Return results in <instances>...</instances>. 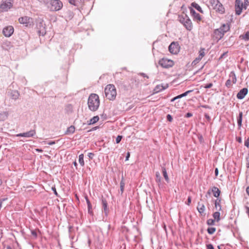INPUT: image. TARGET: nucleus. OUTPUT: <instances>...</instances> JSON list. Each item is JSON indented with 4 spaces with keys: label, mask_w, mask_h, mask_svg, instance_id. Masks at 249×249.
<instances>
[{
    "label": "nucleus",
    "mask_w": 249,
    "mask_h": 249,
    "mask_svg": "<svg viewBox=\"0 0 249 249\" xmlns=\"http://www.w3.org/2000/svg\"><path fill=\"white\" fill-rule=\"evenodd\" d=\"M168 87V84H166L165 86L162 85H157L154 89V93H158L160 91H162L163 90L165 89Z\"/></svg>",
    "instance_id": "dca6fc26"
},
{
    "label": "nucleus",
    "mask_w": 249,
    "mask_h": 249,
    "mask_svg": "<svg viewBox=\"0 0 249 249\" xmlns=\"http://www.w3.org/2000/svg\"><path fill=\"white\" fill-rule=\"evenodd\" d=\"M197 210L201 215L204 213L205 207L204 204L198 202L197 206Z\"/></svg>",
    "instance_id": "6ab92c4d"
},
{
    "label": "nucleus",
    "mask_w": 249,
    "mask_h": 249,
    "mask_svg": "<svg viewBox=\"0 0 249 249\" xmlns=\"http://www.w3.org/2000/svg\"><path fill=\"white\" fill-rule=\"evenodd\" d=\"M106 97L109 100H114L116 96V88L112 84L107 85L105 89Z\"/></svg>",
    "instance_id": "f03ea898"
},
{
    "label": "nucleus",
    "mask_w": 249,
    "mask_h": 249,
    "mask_svg": "<svg viewBox=\"0 0 249 249\" xmlns=\"http://www.w3.org/2000/svg\"><path fill=\"white\" fill-rule=\"evenodd\" d=\"M235 14L237 15H240L242 11L243 7V3L242 0H235Z\"/></svg>",
    "instance_id": "0eeeda50"
},
{
    "label": "nucleus",
    "mask_w": 249,
    "mask_h": 249,
    "mask_svg": "<svg viewBox=\"0 0 249 249\" xmlns=\"http://www.w3.org/2000/svg\"><path fill=\"white\" fill-rule=\"evenodd\" d=\"M36 151L37 152H43V150L41 149H38V148L36 149Z\"/></svg>",
    "instance_id": "69168bd1"
},
{
    "label": "nucleus",
    "mask_w": 249,
    "mask_h": 249,
    "mask_svg": "<svg viewBox=\"0 0 249 249\" xmlns=\"http://www.w3.org/2000/svg\"><path fill=\"white\" fill-rule=\"evenodd\" d=\"M169 52L173 54H177L179 50V46L177 42H172L169 46Z\"/></svg>",
    "instance_id": "6e6552de"
},
{
    "label": "nucleus",
    "mask_w": 249,
    "mask_h": 249,
    "mask_svg": "<svg viewBox=\"0 0 249 249\" xmlns=\"http://www.w3.org/2000/svg\"><path fill=\"white\" fill-rule=\"evenodd\" d=\"M161 178L160 176L159 172L156 173V181L159 184L161 183Z\"/></svg>",
    "instance_id": "473e14b6"
},
{
    "label": "nucleus",
    "mask_w": 249,
    "mask_h": 249,
    "mask_svg": "<svg viewBox=\"0 0 249 249\" xmlns=\"http://www.w3.org/2000/svg\"><path fill=\"white\" fill-rule=\"evenodd\" d=\"M202 107L205 108H210L211 107L208 105H202L201 106Z\"/></svg>",
    "instance_id": "e2e57ef3"
},
{
    "label": "nucleus",
    "mask_w": 249,
    "mask_h": 249,
    "mask_svg": "<svg viewBox=\"0 0 249 249\" xmlns=\"http://www.w3.org/2000/svg\"><path fill=\"white\" fill-rule=\"evenodd\" d=\"M207 249H214L212 244H208L206 246Z\"/></svg>",
    "instance_id": "de8ad7c7"
},
{
    "label": "nucleus",
    "mask_w": 249,
    "mask_h": 249,
    "mask_svg": "<svg viewBox=\"0 0 249 249\" xmlns=\"http://www.w3.org/2000/svg\"><path fill=\"white\" fill-rule=\"evenodd\" d=\"M13 98L16 100L17 99H18V96H19V93H18V91H14L13 92Z\"/></svg>",
    "instance_id": "ea45409f"
},
{
    "label": "nucleus",
    "mask_w": 249,
    "mask_h": 249,
    "mask_svg": "<svg viewBox=\"0 0 249 249\" xmlns=\"http://www.w3.org/2000/svg\"><path fill=\"white\" fill-rule=\"evenodd\" d=\"M31 233L35 238L37 237V233L35 231L32 230L31 231Z\"/></svg>",
    "instance_id": "5fc2aeb1"
},
{
    "label": "nucleus",
    "mask_w": 249,
    "mask_h": 249,
    "mask_svg": "<svg viewBox=\"0 0 249 249\" xmlns=\"http://www.w3.org/2000/svg\"><path fill=\"white\" fill-rule=\"evenodd\" d=\"M125 186V182L124 181V178L123 177L122 178L121 181L120 182V191L121 194H122L124 191V188Z\"/></svg>",
    "instance_id": "c85d7f7f"
},
{
    "label": "nucleus",
    "mask_w": 249,
    "mask_h": 249,
    "mask_svg": "<svg viewBox=\"0 0 249 249\" xmlns=\"http://www.w3.org/2000/svg\"><path fill=\"white\" fill-rule=\"evenodd\" d=\"M242 116L243 113L242 112H240L239 114V116L237 118V124L239 127H240L242 125Z\"/></svg>",
    "instance_id": "a878e982"
},
{
    "label": "nucleus",
    "mask_w": 249,
    "mask_h": 249,
    "mask_svg": "<svg viewBox=\"0 0 249 249\" xmlns=\"http://www.w3.org/2000/svg\"><path fill=\"white\" fill-rule=\"evenodd\" d=\"M224 34L220 31L219 29H215L213 33V37L214 39L217 40V41L221 39Z\"/></svg>",
    "instance_id": "ddd939ff"
},
{
    "label": "nucleus",
    "mask_w": 249,
    "mask_h": 249,
    "mask_svg": "<svg viewBox=\"0 0 249 249\" xmlns=\"http://www.w3.org/2000/svg\"><path fill=\"white\" fill-rule=\"evenodd\" d=\"M159 64L164 68H169L173 66V61L167 58H163L159 61Z\"/></svg>",
    "instance_id": "423d86ee"
},
{
    "label": "nucleus",
    "mask_w": 249,
    "mask_h": 249,
    "mask_svg": "<svg viewBox=\"0 0 249 249\" xmlns=\"http://www.w3.org/2000/svg\"><path fill=\"white\" fill-rule=\"evenodd\" d=\"M211 190L213 196L217 198H218L221 193L220 190L217 187L215 186L212 187Z\"/></svg>",
    "instance_id": "aec40b11"
},
{
    "label": "nucleus",
    "mask_w": 249,
    "mask_h": 249,
    "mask_svg": "<svg viewBox=\"0 0 249 249\" xmlns=\"http://www.w3.org/2000/svg\"><path fill=\"white\" fill-rule=\"evenodd\" d=\"M69 3L71 4L76 6V0H69Z\"/></svg>",
    "instance_id": "09e8293b"
},
{
    "label": "nucleus",
    "mask_w": 249,
    "mask_h": 249,
    "mask_svg": "<svg viewBox=\"0 0 249 249\" xmlns=\"http://www.w3.org/2000/svg\"><path fill=\"white\" fill-rule=\"evenodd\" d=\"M201 60V58L197 57L192 63V65L194 66L196 65Z\"/></svg>",
    "instance_id": "c9c22d12"
},
{
    "label": "nucleus",
    "mask_w": 249,
    "mask_h": 249,
    "mask_svg": "<svg viewBox=\"0 0 249 249\" xmlns=\"http://www.w3.org/2000/svg\"><path fill=\"white\" fill-rule=\"evenodd\" d=\"M55 142H54V141H51V142H49L48 143V144L49 145H53V144H55Z\"/></svg>",
    "instance_id": "680f3d73"
},
{
    "label": "nucleus",
    "mask_w": 249,
    "mask_h": 249,
    "mask_svg": "<svg viewBox=\"0 0 249 249\" xmlns=\"http://www.w3.org/2000/svg\"><path fill=\"white\" fill-rule=\"evenodd\" d=\"M102 204L103 208V212L105 214L106 216L108 215L109 209L107 207V203L106 199L103 198L102 199Z\"/></svg>",
    "instance_id": "2eb2a0df"
},
{
    "label": "nucleus",
    "mask_w": 249,
    "mask_h": 249,
    "mask_svg": "<svg viewBox=\"0 0 249 249\" xmlns=\"http://www.w3.org/2000/svg\"><path fill=\"white\" fill-rule=\"evenodd\" d=\"M178 21L183 25L188 30H191L193 27L192 23L189 17L186 15H179L178 17Z\"/></svg>",
    "instance_id": "7ed1b4c3"
},
{
    "label": "nucleus",
    "mask_w": 249,
    "mask_h": 249,
    "mask_svg": "<svg viewBox=\"0 0 249 249\" xmlns=\"http://www.w3.org/2000/svg\"><path fill=\"white\" fill-rule=\"evenodd\" d=\"M52 190H53V192H54V194H55L56 196H58V194H57V192H56V190L55 188V187H52Z\"/></svg>",
    "instance_id": "052dcab7"
},
{
    "label": "nucleus",
    "mask_w": 249,
    "mask_h": 249,
    "mask_svg": "<svg viewBox=\"0 0 249 249\" xmlns=\"http://www.w3.org/2000/svg\"><path fill=\"white\" fill-rule=\"evenodd\" d=\"M221 199L220 198H217L214 202V207L216 211H222L221 205Z\"/></svg>",
    "instance_id": "f3484780"
},
{
    "label": "nucleus",
    "mask_w": 249,
    "mask_h": 249,
    "mask_svg": "<svg viewBox=\"0 0 249 249\" xmlns=\"http://www.w3.org/2000/svg\"><path fill=\"white\" fill-rule=\"evenodd\" d=\"M248 92L247 88H245L241 89L237 93L236 97L238 99H243Z\"/></svg>",
    "instance_id": "4468645a"
},
{
    "label": "nucleus",
    "mask_w": 249,
    "mask_h": 249,
    "mask_svg": "<svg viewBox=\"0 0 249 249\" xmlns=\"http://www.w3.org/2000/svg\"><path fill=\"white\" fill-rule=\"evenodd\" d=\"M190 14L193 17V19L195 21L199 22L201 20V17L199 14L196 13L194 9L192 8H190Z\"/></svg>",
    "instance_id": "f8f14e48"
},
{
    "label": "nucleus",
    "mask_w": 249,
    "mask_h": 249,
    "mask_svg": "<svg viewBox=\"0 0 249 249\" xmlns=\"http://www.w3.org/2000/svg\"><path fill=\"white\" fill-rule=\"evenodd\" d=\"M204 116L208 121H210L211 120V117L208 114L205 113Z\"/></svg>",
    "instance_id": "3c124183"
},
{
    "label": "nucleus",
    "mask_w": 249,
    "mask_h": 249,
    "mask_svg": "<svg viewBox=\"0 0 249 249\" xmlns=\"http://www.w3.org/2000/svg\"><path fill=\"white\" fill-rule=\"evenodd\" d=\"M227 55V52H225V53H223L221 55V56H220V57L219 58V59H221L223 58L225 56H226Z\"/></svg>",
    "instance_id": "4d7b16f0"
},
{
    "label": "nucleus",
    "mask_w": 249,
    "mask_h": 249,
    "mask_svg": "<svg viewBox=\"0 0 249 249\" xmlns=\"http://www.w3.org/2000/svg\"><path fill=\"white\" fill-rule=\"evenodd\" d=\"M30 19V18L25 16L19 18L18 21L21 24H25L26 26H27L29 23Z\"/></svg>",
    "instance_id": "a211bd4d"
},
{
    "label": "nucleus",
    "mask_w": 249,
    "mask_h": 249,
    "mask_svg": "<svg viewBox=\"0 0 249 249\" xmlns=\"http://www.w3.org/2000/svg\"><path fill=\"white\" fill-rule=\"evenodd\" d=\"M215 222V220L214 219H209L207 221V224L208 225L212 226V225H214Z\"/></svg>",
    "instance_id": "e433bc0d"
},
{
    "label": "nucleus",
    "mask_w": 249,
    "mask_h": 249,
    "mask_svg": "<svg viewBox=\"0 0 249 249\" xmlns=\"http://www.w3.org/2000/svg\"><path fill=\"white\" fill-rule=\"evenodd\" d=\"M99 119V118L98 116H94L89 121V124H94L97 122Z\"/></svg>",
    "instance_id": "2f4dec72"
},
{
    "label": "nucleus",
    "mask_w": 249,
    "mask_h": 249,
    "mask_svg": "<svg viewBox=\"0 0 249 249\" xmlns=\"http://www.w3.org/2000/svg\"><path fill=\"white\" fill-rule=\"evenodd\" d=\"M13 6L12 3L10 0L3 1L0 5V10L2 12L7 11L11 8Z\"/></svg>",
    "instance_id": "1a4fd4ad"
},
{
    "label": "nucleus",
    "mask_w": 249,
    "mask_h": 249,
    "mask_svg": "<svg viewBox=\"0 0 249 249\" xmlns=\"http://www.w3.org/2000/svg\"><path fill=\"white\" fill-rule=\"evenodd\" d=\"M14 31V29L12 26H8L3 28L2 33L5 36L10 37L13 34Z\"/></svg>",
    "instance_id": "9d476101"
},
{
    "label": "nucleus",
    "mask_w": 249,
    "mask_h": 249,
    "mask_svg": "<svg viewBox=\"0 0 249 249\" xmlns=\"http://www.w3.org/2000/svg\"><path fill=\"white\" fill-rule=\"evenodd\" d=\"M88 107L92 111H95L98 109L100 105V100L98 95L96 94H91L88 99Z\"/></svg>",
    "instance_id": "f257e3e1"
},
{
    "label": "nucleus",
    "mask_w": 249,
    "mask_h": 249,
    "mask_svg": "<svg viewBox=\"0 0 249 249\" xmlns=\"http://www.w3.org/2000/svg\"><path fill=\"white\" fill-rule=\"evenodd\" d=\"M192 6L196 8L197 10L200 12L201 13H203V11L201 8V7L196 2H192L191 4Z\"/></svg>",
    "instance_id": "cd10ccee"
},
{
    "label": "nucleus",
    "mask_w": 249,
    "mask_h": 249,
    "mask_svg": "<svg viewBox=\"0 0 249 249\" xmlns=\"http://www.w3.org/2000/svg\"><path fill=\"white\" fill-rule=\"evenodd\" d=\"M214 174H215V175L216 177L218 176V168H216L215 169Z\"/></svg>",
    "instance_id": "bf43d9fd"
},
{
    "label": "nucleus",
    "mask_w": 249,
    "mask_h": 249,
    "mask_svg": "<svg viewBox=\"0 0 249 249\" xmlns=\"http://www.w3.org/2000/svg\"><path fill=\"white\" fill-rule=\"evenodd\" d=\"M229 79H231V81L233 84H235L236 83V76L233 71H232L230 73Z\"/></svg>",
    "instance_id": "5701e85b"
},
{
    "label": "nucleus",
    "mask_w": 249,
    "mask_h": 249,
    "mask_svg": "<svg viewBox=\"0 0 249 249\" xmlns=\"http://www.w3.org/2000/svg\"><path fill=\"white\" fill-rule=\"evenodd\" d=\"M166 118H167V120L169 122H172V120H173V118H172V116H171V115H170V114H168V115H167Z\"/></svg>",
    "instance_id": "c03bdc74"
},
{
    "label": "nucleus",
    "mask_w": 249,
    "mask_h": 249,
    "mask_svg": "<svg viewBox=\"0 0 249 249\" xmlns=\"http://www.w3.org/2000/svg\"><path fill=\"white\" fill-rule=\"evenodd\" d=\"M220 211H216L213 213V216L216 222H219L220 220Z\"/></svg>",
    "instance_id": "b1692460"
},
{
    "label": "nucleus",
    "mask_w": 249,
    "mask_h": 249,
    "mask_svg": "<svg viewBox=\"0 0 249 249\" xmlns=\"http://www.w3.org/2000/svg\"><path fill=\"white\" fill-rule=\"evenodd\" d=\"M244 144L247 147H249V137L245 141Z\"/></svg>",
    "instance_id": "49530a36"
},
{
    "label": "nucleus",
    "mask_w": 249,
    "mask_h": 249,
    "mask_svg": "<svg viewBox=\"0 0 249 249\" xmlns=\"http://www.w3.org/2000/svg\"><path fill=\"white\" fill-rule=\"evenodd\" d=\"M175 98H176V100H177V99H180L181 98H182V97L181 95L180 94V95H178L176 96Z\"/></svg>",
    "instance_id": "0e129e2a"
},
{
    "label": "nucleus",
    "mask_w": 249,
    "mask_h": 249,
    "mask_svg": "<svg viewBox=\"0 0 249 249\" xmlns=\"http://www.w3.org/2000/svg\"><path fill=\"white\" fill-rule=\"evenodd\" d=\"M94 156V154L93 153H88V157L90 159H92Z\"/></svg>",
    "instance_id": "864d4df0"
},
{
    "label": "nucleus",
    "mask_w": 249,
    "mask_h": 249,
    "mask_svg": "<svg viewBox=\"0 0 249 249\" xmlns=\"http://www.w3.org/2000/svg\"><path fill=\"white\" fill-rule=\"evenodd\" d=\"M36 134V131L35 129L31 130L28 132L19 133L17 134V137H24L27 138L33 137Z\"/></svg>",
    "instance_id": "9b49d317"
},
{
    "label": "nucleus",
    "mask_w": 249,
    "mask_h": 249,
    "mask_svg": "<svg viewBox=\"0 0 249 249\" xmlns=\"http://www.w3.org/2000/svg\"><path fill=\"white\" fill-rule=\"evenodd\" d=\"M122 139V136L121 135H118L116 139V143H119L121 142Z\"/></svg>",
    "instance_id": "79ce46f5"
},
{
    "label": "nucleus",
    "mask_w": 249,
    "mask_h": 249,
    "mask_svg": "<svg viewBox=\"0 0 249 249\" xmlns=\"http://www.w3.org/2000/svg\"><path fill=\"white\" fill-rule=\"evenodd\" d=\"M205 49L204 48H201L199 52V55L198 57L201 58L202 59L205 55Z\"/></svg>",
    "instance_id": "72a5a7b5"
},
{
    "label": "nucleus",
    "mask_w": 249,
    "mask_h": 249,
    "mask_svg": "<svg viewBox=\"0 0 249 249\" xmlns=\"http://www.w3.org/2000/svg\"><path fill=\"white\" fill-rule=\"evenodd\" d=\"M246 192L249 196V186L246 188Z\"/></svg>",
    "instance_id": "774afa93"
},
{
    "label": "nucleus",
    "mask_w": 249,
    "mask_h": 249,
    "mask_svg": "<svg viewBox=\"0 0 249 249\" xmlns=\"http://www.w3.org/2000/svg\"><path fill=\"white\" fill-rule=\"evenodd\" d=\"M85 199L86 200V202L88 205V213L90 214H92L93 212L92 210V205L90 202L88 198V197L87 196H85Z\"/></svg>",
    "instance_id": "412c9836"
},
{
    "label": "nucleus",
    "mask_w": 249,
    "mask_h": 249,
    "mask_svg": "<svg viewBox=\"0 0 249 249\" xmlns=\"http://www.w3.org/2000/svg\"><path fill=\"white\" fill-rule=\"evenodd\" d=\"M47 7L50 11H57L62 9L63 3L60 0H51Z\"/></svg>",
    "instance_id": "20e7f679"
},
{
    "label": "nucleus",
    "mask_w": 249,
    "mask_h": 249,
    "mask_svg": "<svg viewBox=\"0 0 249 249\" xmlns=\"http://www.w3.org/2000/svg\"><path fill=\"white\" fill-rule=\"evenodd\" d=\"M38 34L39 36H44L46 34V31L45 30H38Z\"/></svg>",
    "instance_id": "a19ab883"
},
{
    "label": "nucleus",
    "mask_w": 249,
    "mask_h": 249,
    "mask_svg": "<svg viewBox=\"0 0 249 249\" xmlns=\"http://www.w3.org/2000/svg\"><path fill=\"white\" fill-rule=\"evenodd\" d=\"M209 3L213 9L219 13L223 14L225 12L224 7L218 0H210Z\"/></svg>",
    "instance_id": "39448f33"
},
{
    "label": "nucleus",
    "mask_w": 249,
    "mask_h": 249,
    "mask_svg": "<svg viewBox=\"0 0 249 249\" xmlns=\"http://www.w3.org/2000/svg\"><path fill=\"white\" fill-rule=\"evenodd\" d=\"M245 208L246 209V213L249 218V207L246 206Z\"/></svg>",
    "instance_id": "8fccbe9b"
},
{
    "label": "nucleus",
    "mask_w": 249,
    "mask_h": 249,
    "mask_svg": "<svg viewBox=\"0 0 249 249\" xmlns=\"http://www.w3.org/2000/svg\"><path fill=\"white\" fill-rule=\"evenodd\" d=\"M79 162L82 166H84L85 162L84 160V154H81L79 156Z\"/></svg>",
    "instance_id": "c756f323"
},
{
    "label": "nucleus",
    "mask_w": 249,
    "mask_h": 249,
    "mask_svg": "<svg viewBox=\"0 0 249 249\" xmlns=\"http://www.w3.org/2000/svg\"><path fill=\"white\" fill-rule=\"evenodd\" d=\"M249 5V0H244V2L243 3V7L244 9H246L247 8L248 6Z\"/></svg>",
    "instance_id": "58836bf2"
},
{
    "label": "nucleus",
    "mask_w": 249,
    "mask_h": 249,
    "mask_svg": "<svg viewBox=\"0 0 249 249\" xmlns=\"http://www.w3.org/2000/svg\"><path fill=\"white\" fill-rule=\"evenodd\" d=\"M193 115L192 113H190V112H188L185 115V117L186 118H190L191 117H192Z\"/></svg>",
    "instance_id": "6e6d98bb"
},
{
    "label": "nucleus",
    "mask_w": 249,
    "mask_h": 249,
    "mask_svg": "<svg viewBox=\"0 0 249 249\" xmlns=\"http://www.w3.org/2000/svg\"><path fill=\"white\" fill-rule=\"evenodd\" d=\"M130 153L129 152H128L126 154V156L125 157V160H129V158L130 157Z\"/></svg>",
    "instance_id": "13d9d810"
},
{
    "label": "nucleus",
    "mask_w": 249,
    "mask_h": 249,
    "mask_svg": "<svg viewBox=\"0 0 249 249\" xmlns=\"http://www.w3.org/2000/svg\"><path fill=\"white\" fill-rule=\"evenodd\" d=\"M213 86V84L212 83H209L208 84H206L204 86V88L205 89H209L212 87Z\"/></svg>",
    "instance_id": "37998d69"
},
{
    "label": "nucleus",
    "mask_w": 249,
    "mask_h": 249,
    "mask_svg": "<svg viewBox=\"0 0 249 249\" xmlns=\"http://www.w3.org/2000/svg\"><path fill=\"white\" fill-rule=\"evenodd\" d=\"M162 171L163 176L166 181L168 183L169 182V178H168L165 168L162 167Z\"/></svg>",
    "instance_id": "bb28decb"
},
{
    "label": "nucleus",
    "mask_w": 249,
    "mask_h": 249,
    "mask_svg": "<svg viewBox=\"0 0 249 249\" xmlns=\"http://www.w3.org/2000/svg\"><path fill=\"white\" fill-rule=\"evenodd\" d=\"M237 141L240 142V143H241L242 142V139L240 137H239L237 138Z\"/></svg>",
    "instance_id": "338daca9"
},
{
    "label": "nucleus",
    "mask_w": 249,
    "mask_h": 249,
    "mask_svg": "<svg viewBox=\"0 0 249 249\" xmlns=\"http://www.w3.org/2000/svg\"><path fill=\"white\" fill-rule=\"evenodd\" d=\"M211 193H212V190L211 189H209L208 192H207V194L205 196L207 198L209 196H210L211 194Z\"/></svg>",
    "instance_id": "603ef678"
},
{
    "label": "nucleus",
    "mask_w": 249,
    "mask_h": 249,
    "mask_svg": "<svg viewBox=\"0 0 249 249\" xmlns=\"http://www.w3.org/2000/svg\"><path fill=\"white\" fill-rule=\"evenodd\" d=\"M216 231V229L214 227L208 228L207 229V231L209 234H213Z\"/></svg>",
    "instance_id": "f704fd0d"
},
{
    "label": "nucleus",
    "mask_w": 249,
    "mask_h": 249,
    "mask_svg": "<svg viewBox=\"0 0 249 249\" xmlns=\"http://www.w3.org/2000/svg\"><path fill=\"white\" fill-rule=\"evenodd\" d=\"M192 198L191 196H188L187 199V201L186 202V204L187 205H190V203H191Z\"/></svg>",
    "instance_id": "a18cd8bd"
},
{
    "label": "nucleus",
    "mask_w": 249,
    "mask_h": 249,
    "mask_svg": "<svg viewBox=\"0 0 249 249\" xmlns=\"http://www.w3.org/2000/svg\"><path fill=\"white\" fill-rule=\"evenodd\" d=\"M75 131V127L73 125H71L69 127L66 132V134H73Z\"/></svg>",
    "instance_id": "393cba45"
},
{
    "label": "nucleus",
    "mask_w": 249,
    "mask_h": 249,
    "mask_svg": "<svg viewBox=\"0 0 249 249\" xmlns=\"http://www.w3.org/2000/svg\"><path fill=\"white\" fill-rule=\"evenodd\" d=\"M240 38L245 40H249V31L246 32L244 35H241Z\"/></svg>",
    "instance_id": "7c9ffc66"
},
{
    "label": "nucleus",
    "mask_w": 249,
    "mask_h": 249,
    "mask_svg": "<svg viewBox=\"0 0 249 249\" xmlns=\"http://www.w3.org/2000/svg\"><path fill=\"white\" fill-rule=\"evenodd\" d=\"M219 30L221 31L224 34L230 30V26L228 24H223L219 28Z\"/></svg>",
    "instance_id": "4be33fe9"
},
{
    "label": "nucleus",
    "mask_w": 249,
    "mask_h": 249,
    "mask_svg": "<svg viewBox=\"0 0 249 249\" xmlns=\"http://www.w3.org/2000/svg\"><path fill=\"white\" fill-rule=\"evenodd\" d=\"M231 85H232V84H231V79H228L226 82L225 86L227 88H229L231 86Z\"/></svg>",
    "instance_id": "4c0bfd02"
}]
</instances>
